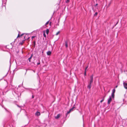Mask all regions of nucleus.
<instances>
[{
    "label": "nucleus",
    "mask_w": 127,
    "mask_h": 127,
    "mask_svg": "<svg viewBox=\"0 0 127 127\" xmlns=\"http://www.w3.org/2000/svg\"><path fill=\"white\" fill-rule=\"evenodd\" d=\"M115 92V89H114L112 91V93L111 94V97L112 98H114V93Z\"/></svg>",
    "instance_id": "1"
},
{
    "label": "nucleus",
    "mask_w": 127,
    "mask_h": 127,
    "mask_svg": "<svg viewBox=\"0 0 127 127\" xmlns=\"http://www.w3.org/2000/svg\"><path fill=\"white\" fill-rule=\"evenodd\" d=\"M111 96H109V98L108 99L107 103L109 104L112 101V99L111 97Z\"/></svg>",
    "instance_id": "2"
},
{
    "label": "nucleus",
    "mask_w": 127,
    "mask_h": 127,
    "mask_svg": "<svg viewBox=\"0 0 127 127\" xmlns=\"http://www.w3.org/2000/svg\"><path fill=\"white\" fill-rule=\"evenodd\" d=\"M93 75L92 74L90 76V83H93Z\"/></svg>",
    "instance_id": "3"
},
{
    "label": "nucleus",
    "mask_w": 127,
    "mask_h": 127,
    "mask_svg": "<svg viewBox=\"0 0 127 127\" xmlns=\"http://www.w3.org/2000/svg\"><path fill=\"white\" fill-rule=\"evenodd\" d=\"M123 84L124 88L125 89H127V83H125L124 82Z\"/></svg>",
    "instance_id": "4"
},
{
    "label": "nucleus",
    "mask_w": 127,
    "mask_h": 127,
    "mask_svg": "<svg viewBox=\"0 0 127 127\" xmlns=\"http://www.w3.org/2000/svg\"><path fill=\"white\" fill-rule=\"evenodd\" d=\"M91 83L89 82V84H88L87 86L88 88H89V89H90L91 88Z\"/></svg>",
    "instance_id": "5"
},
{
    "label": "nucleus",
    "mask_w": 127,
    "mask_h": 127,
    "mask_svg": "<svg viewBox=\"0 0 127 127\" xmlns=\"http://www.w3.org/2000/svg\"><path fill=\"white\" fill-rule=\"evenodd\" d=\"M74 108H75L74 107H73L71 109H70L69 111L67 112V114L69 113L71 111H72L73 110V109Z\"/></svg>",
    "instance_id": "6"
},
{
    "label": "nucleus",
    "mask_w": 127,
    "mask_h": 127,
    "mask_svg": "<svg viewBox=\"0 0 127 127\" xmlns=\"http://www.w3.org/2000/svg\"><path fill=\"white\" fill-rule=\"evenodd\" d=\"M40 112H37L35 114V115H36L37 116H39L40 115Z\"/></svg>",
    "instance_id": "7"
},
{
    "label": "nucleus",
    "mask_w": 127,
    "mask_h": 127,
    "mask_svg": "<svg viewBox=\"0 0 127 127\" xmlns=\"http://www.w3.org/2000/svg\"><path fill=\"white\" fill-rule=\"evenodd\" d=\"M60 114H58L57 116L55 117V118L56 119H58L60 117Z\"/></svg>",
    "instance_id": "8"
},
{
    "label": "nucleus",
    "mask_w": 127,
    "mask_h": 127,
    "mask_svg": "<svg viewBox=\"0 0 127 127\" xmlns=\"http://www.w3.org/2000/svg\"><path fill=\"white\" fill-rule=\"evenodd\" d=\"M47 54L48 55H51V52L50 51H48L47 52Z\"/></svg>",
    "instance_id": "9"
},
{
    "label": "nucleus",
    "mask_w": 127,
    "mask_h": 127,
    "mask_svg": "<svg viewBox=\"0 0 127 127\" xmlns=\"http://www.w3.org/2000/svg\"><path fill=\"white\" fill-rule=\"evenodd\" d=\"M32 54L31 56L28 59L29 61L30 62L31 61V60L32 59Z\"/></svg>",
    "instance_id": "10"
},
{
    "label": "nucleus",
    "mask_w": 127,
    "mask_h": 127,
    "mask_svg": "<svg viewBox=\"0 0 127 127\" xmlns=\"http://www.w3.org/2000/svg\"><path fill=\"white\" fill-rule=\"evenodd\" d=\"M49 32V29H47L46 30V33L47 34H48Z\"/></svg>",
    "instance_id": "11"
},
{
    "label": "nucleus",
    "mask_w": 127,
    "mask_h": 127,
    "mask_svg": "<svg viewBox=\"0 0 127 127\" xmlns=\"http://www.w3.org/2000/svg\"><path fill=\"white\" fill-rule=\"evenodd\" d=\"M65 46L67 48L68 47V44H67V42H65Z\"/></svg>",
    "instance_id": "12"
},
{
    "label": "nucleus",
    "mask_w": 127,
    "mask_h": 127,
    "mask_svg": "<svg viewBox=\"0 0 127 127\" xmlns=\"http://www.w3.org/2000/svg\"><path fill=\"white\" fill-rule=\"evenodd\" d=\"M104 97H103L102 99L100 101V102L101 103L104 100Z\"/></svg>",
    "instance_id": "13"
},
{
    "label": "nucleus",
    "mask_w": 127,
    "mask_h": 127,
    "mask_svg": "<svg viewBox=\"0 0 127 127\" xmlns=\"http://www.w3.org/2000/svg\"><path fill=\"white\" fill-rule=\"evenodd\" d=\"M60 31H58V32H57L56 34V35H58L60 33Z\"/></svg>",
    "instance_id": "14"
},
{
    "label": "nucleus",
    "mask_w": 127,
    "mask_h": 127,
    "mask_svg": "<svg viewBox=\"0 0 127 127\" xmlns=\"http://www.w3.org/2000/svg\"><path fill=\"white\" fill-rule=\"evenodd\" d=\"M43 36H44L45 37H46V35L45 34V32H43Z\"/></svg>",
    "instance_id": "15"
},
{
    "label": "nucleus",
    "mask_w": 127,
    "mask_h": 127,
    "mask_svg": "<svg viewBox=\"0 0 127 127\" xmlns=\"http://www.w3.org/2000/svg\"><path fill=\"white\" fill-rule=\"evenodd\" d=\"M49 21H47L46 23L45 24V25L46 26L49 23Z\"/></svg>",
    "instance_id": "16"
},
{
    "label": "nucleus",
    "mask_w": 127,
    "mask_h": 127,
    "mask_svg": "<svg viewBox=\"0 0 127 127\" xmlns=\"http://www.w3.org/2000/svg\"><path fill=\"white\" fill-rule=\"evenodd\" d=\"M69 2V0H66V3H68Z\"/></svg>",
    "instance_id": "17"
},
{
    "label": "nucleus",
    "mask_w": 127,
    "mask_h": 127,
    "mask_svg": "<svg viewBox=\"0 0 127 127\" xmlns=\"http://www.w3.org/2000/svg\"><path fill=\"white\" fill-rule=\"evenodd\" d=\"M97 12H96L95 13V14H94V16H95L97 15Z\"/></svg>",
    "instance_id": "18"
},
{
    "label": "nucleus",
    "mask_w": 127,
    "mask_h": 127,
    "mask_svg": "<svg viewBox=\"0 0 127 127\" xmlns=\"http://www.w3.org/2000/svg\"><path fill=\"white\" fill-rule=\"evenodd\" d=\"M88 66H87V67H86V68H85V71H86V70H87V68H88Z\"/></svg>",
    "instance_id": "19"
},
{
    "label": "nucleus",
    "mask_w": 127,
    "mask_h": 127,
    "mask_svg": "<svg viewBox=\"0 0 127 127\" xmlns=\"http://www.w3.org/2000/svg\"><path fill=\"white\" fill-rule=\"evenodd\" d=\"M86 71H85V73H84V75L85 76H86Z\"/></svg>",
    "instance_id": "20"
},
{
    "label": "nucleus",
    "mask_w": 127,
    "mask_h": 127,
    "mask_svg": "<svg viewBox=\"0 0 127 127\" xmlns=\"http://www.w3.org/2000/svg\"><path fill=\"white\" fill-rule=\"evenodd\" d=\"M14 93H15V92L14 91H13V92H12L13 94L14 95Z\"/></svg>",
    "instance_id": "21"
},
{
    "label": "nucleus",
    "mask_w": 127,
    "mask_h": 127,
    "mask_svg": "<svg viewBox=\"0 0 127 127\" xmlns=\"http://www.w3.org/2000/svg\"><path fill=\"white\" fill-rule=\"evenodd\" d=\"M34 95H32V98H34Z\"/></svg>",
    "instance_id": "22"
},
{
    "label": "nucleus",
    "mask_w": 127,
    "mask_h": 127,
    "mask_svg": "<svg viewBox=\"0 0 127 127\" xmlns=\"http://www.w3.org/2000/svg\"><path fill=\"white\" fill-rule=\"evenodd\" d=\"M19 36H20L19 34L17 36V37H19Z\"/></svg>",
    "instance_id": "23"
},
{
    "label": "nucleus",
    "mask_w": 127,
    "mask_h": 127,
    "mask_svg": "<svg viewBox=\"0 0 127 127\" xmlns=\"http://www.w3.org/2000/svg\"><path fill=\"white\" fill-rule=\"evenodd\" d=\"M35 36H32V39H33V38Z\"/></svg>",
    "instance_id": "24"
},
{
    "label": "nucleus",
    "mask_w": 127,
    "mask_h": 127,
    "mask_svg": "<svg viewBox=\"0 0 127 127\" xmlns=\"http://www.w3.org/2000/svg\"><path fill=\"white\" fill-rule=\"evenodd\" d=\"M24 34V33H23L21 35V36H22Z\"/></svg>",
    "instance_id": "25"
},
{
    "label": "nucleus",
    "mask_w": 127,
    "mask_h": 127,
    "mask_svg": "<svg viewBox=\"0 0 127 127\" xmlns=\"http://www.w3.org/2000/svg\"><path fill=\"white\" fill-rule=\"evenodd\" d=\"M98 5V4H96L95 5V6H97V5Z\"/></svg>",
    "instance_id": "26"
},
{
    "label": "nucleus",
    "mask_w": 127,
    "mask_h": 127,
    "mask_svg": "<svg viewBox=\"0 0 127 127\" xmlns=\"http://www.w3.org/2000/svg\"><path fill=\"white\" fill-rule=\"evenodd\" d=\"M51 22H50V24H49L50 25H51Z\"/></svg>",
    "instance_id": "27"
},
{
    "label": "nucleus",
    "mask_w": 127,
    "mask_h": 127,
    "mask_svg": "<svg viewBox=\"0 0 127 127\" xmlns=\"http://www.w3.org/2000/svg\"><path fill=\"white\" fill-rule=\"evenodd\" d=\"M117 86H116V87H115V88H117Z\"/></svg>",
    "instance_id": "28"
},
{
    "label": "nucleus",
    "mask_w": 127,
    "mask_h": 127,
    "mask_svg": "<svg viewBox=\"0 0 127 127\" xmlns=\"http://www.w3.org/2000/svg\"><path fill=\"white\" fill-rule=\"evenodd\" d=\"M105 97V95L104 96H103V97H104V98Z\"/></svg>",
    "instance_id": "29"
},
{
    "label": "nucleus",
    "mask_w": 127,
    "mask_h": 127,
    "mask_svg": "<svg viewBox=\"0 0 127 127\" xmlns=\"http://www.w3.org/2000/svg\"><path fill=\"white\" fill-rule=\"evenodd\" d=\"M40 64V63H39L38 64Z\"/></svg>",
    "instance_id": "30"
},
{
    "label": "nucleus",
    "mask_w": 127,
    "mask_h": 127,
    "mask_svg": "<svg viewBox=\"0 0 127 127\" xmlns=\"http://www.w3.org/2000/svg\"><path fill=\"white\" fill-rule=\"evenodd\" d=\"M29 38H28V39H29Z\"/></svg>",
    "instance_id": "31"
}]
</instances>
